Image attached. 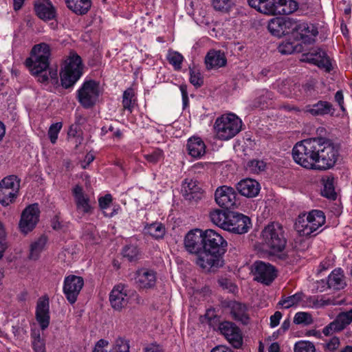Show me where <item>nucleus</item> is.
I'll return each instance as SVG.
<instances>
[{
    "label": "nucleus",
    "instance_id": "f257e3e1",
    "mask_svg": "<svg viewBox=\"0 0 352 352\" xmlns=\"http://www.w3.org/2000/svg\"><path fill=\"white\" fill-rule=\"evenodd\" d=\"M292 156L295 162L305 168L326 170L336 164L338 148L329 139L310 138L296 143Z\"/></svg>",
    "mask_w": 352,
    "mask_h": 352
},
{
    "label": "nucleus",
    "instance_id": "f03ea898",
    "mask_svg": "<svg viewBox=\"0 0 352 352\" xmlns=\"http://www.w3.org/2000/svg\"><path fill=\"white\" fill-rule=\"evenodd\" d=\"M326 221L324 213L320 210H312L298 215L295 229L301 236H310L321 228Z\"/></svg>",
    "mask_w": 352,
    "mask_h": 352
},
{
    "label": "nucleus",
    "instance_id": "7ed1b4c3",
    "mask_svg": "<svg viewBox=\"0 0 352 352\" xmlns=\"http://www.w3.org/2000/svg\"><path fill=\"white\" fill-rule=\"evenodd\" d=\"M241 126V120L234 113H228L216 120L214 129L218 139L228 140L240 132Z\"/></svg>",
    "mask_w": 352,
    "mask_h": 352
},
{
    "label": "nucleus",
    "instance_id": "20e7f679",
    "mask_svg": "<svg viewBox=\"0 0 352 352\" xmlns=\"http://www.w3.org/2000/svg\"><path fill=\"white\" fill-rule=\"evenodd\" d=\"M262 243L272 253L282 252L286 245L283 227L278 223H272L264 228L261 232Z\"/></svg>",
    "mask_w": 352,
    "mask_h": 352
},
{
    "label": "nucleus",
    "instance_id": "39448f33",
    "mask_svg": "<svg viewBox=\"0 0 352 352\" xmlns=\"http://www.w3.org/2000/svg\"><path fill=\"white\" fill-rule=\"evenodd\" d=\"M82 69L80 56L75 53H71L65 59L60 73L62 86L65 89L72 87L82 75Z\"/></svg>",
    "mask_w": 352,
    "mask_h": 352
},
{
    "label": "nucleus",
    "instance_id": "423d86ee",
    "mask_svg": "<svg viewBox=\"0 0 352 352\" xmlns=\"http://www.w3.org/2000/svg\"><path fill=\"white\" fill-rule=\"evenodd\" d=\"M100 95L99 83L90 80L85 81L78 89L76 98L83 108L90 109L96 104Z\"/></svg>",
    "mask_w": 352,
    "mask_h": 352
},
{
    "label": "nucleus",
    "instance_id": "0eeeda50",
    "mask_svg": "<svg viewBox=\"0 0 352 352\" xmlns=\"http://www.w3.org/2000/svg\"><path fill=\"white\" fill-rule=\"evenodd\" d=\"M20 188V180L15 175H10L0 182V203L9 206L16 199Z\"/></svg>",
    "mask_w": 352,
    "mask_h": 352
},
{
    "label": "nucleus",
    "instance_id": "6e6552de",
    "mask_svg": "<svg viewBox=\"0 0 352 352\" xmlns=\"http://www.w3.org/2000/svg\"><path fill=\"white\" fill-rule=\"evenodd\" d=\"M223 254L204 249L197 255L195 263L206 272H214L223 265Z\"/></svg>",
    "mask_w": 352,
    "mask_h": 352
},
{
    "label": "nucleus",
    "instance_id": "1a4fd4ad",
    "mask_svg": "<svg viewBox=\"0 0 352 352\" xmlns=\"http://www.w3.org/2000/svg\"><path fill=\"white\" fill-rule=\"evenodd\" d=\"M204 249L215 253L224 254L227 250L228 243L217 232L212 229L204 231Z\"/></svg>",
    "mask_w": 352,
    "mask_h": 352
},
{
    "label": "nucleus",
    "instance_id": "9d476101",
    "mask_svg": "<svg viewBox=\"0 0 352 352\" xmlns=\"http://www.w3.org/2000/svg\"><path fill=\"white\" fill-rule=\"evenodd\" d=\"M131 298L128 287L123 284L115 285L109 294V302L111 307L116 311H121L125 308Z\"/></svg>",
    "mask_w": 352,
    "mask_h": 352
},
{
    "label": "nucleus",
    "instance_id": "9b49d317",
    "mask_svg": "<svg viewBox=\"0 0 352 352\" xmlns=\"http://www.w3.org/2000/svg\"><path fill=\"white\" fill-rule=\"evenodd\" d=\"M253 274L254 280L264 285H270L277 276L276 268L268 263L261 261L254 264Z\"/></svg>",
    "mask_w": 352,
    "mask_h": 352
},
{
    "label": "nucleus",
    "instance_id": "f8f14e48",
    "mask_svg": "<svg viewBox=\"0 0 352 352\" xmlns=\"http://www.w3.org/2000/svg\"><path fill=\"white\" fill-rule=\"evenodd\" d=\"M250 219L240 213L230 212L225 230L242 234L248 232L251 227Z\"/></svg>",
    "mask_w": 352,
    "mask_h": 352
},
{
    "label": "nucleus",
    "instance_id": "ddd939ff",
    "mask_svg": "<svg viewBox=\"0 0 352 352\" xmlns=\"http://www.w3.org/2000/svg\"><path fill=\"white\" fill-rule=\"evenodd\" d=\"M83 285L84 280L80 276L69 275L65 278L63 291L70 304H74L76 302Z\"/></svg>",
    "mask_w": 352,
    "mask_h": 352
},
{
    "label": "nucleus",
    "instance_id": "4468645a",
    "mask_svg": "<svg viewBox=\"0 0 352 352\" xmlns=\"http://www.w3.org/2000/svg\"><path fill=\"white\" fill-rule=\"evenodd\" d=\"M214 199L220 207L226 209L234 208L238 204L235 190L228 186L218 187L214 192Z\"/></svg>",
    "mask_w": 352,
    "mask_h": 352
},
{
    "label": "nucleus",
    "instance_id": "2eb2a0df",
    "mask_svg": "<svg viewBox=\"0 0 352 352\" xmlns=\"http://www.w3.org/2000/svg\"><path fill=\"white\" fill-rule=\"evenodd\" d=\"M39 208L38 204H32L25 208L23 211L19 222V228L25 234L32 231L39 217Z\"/></svg>",
    "mask_w": 352,
    "mask_h": 352
},
{
    "label": "nucleus",
    "instance_id": "dca6fc26",
    "mask_svg": "<svg viewBox=\"0 0 352 352\" xmlns=\"http://www.w3.org/2000/svg\"><path fill=\"white\" fill-rule=\"evenodd\" d=\"M184 247L190 254H199L204 249V231L199 229L189 231L184 238Z\"/></svg>",
    "mask_w": 352,
    "mask_h": 352
},
{
    "label": "nucleus",
    "instance_id": "f3484780",
    "mask_svg": "<svg viewBox=\"0 0 352 352\" xmlns=\"http://www.w3.org/2000/svg\"><path fill=\"white\" fill-rule=\"evenodd\" d=\"M219 329L226 339L235 348H240L243 344L241 330L231 322H222Z\"/></svg>",
    "mask_w": 352,
    "mask_h": 352
},
{
    "label": "nucleus",
    "instance_id": "a211bd4d",
    "mask_svg": "<svg viewBox=\"0 0 352 352\" xmlns=\"http://www.w3.org/2000/svg\"><path fill=\"white\" fill-rule=\"evenodd\" d=\"M72 194L76 207V211L81 215L89 214L93 212V207L89 197L85 193L83 188L79 186H75L72 189Z\"/></svg>",
    "mask_w": 352,
    "mask_h": 352
},
{
    "label": "nucleus",
    "instance_id": "6ab92c4d",
    "mask_svg": "<svg viewBox=\"0 0 352 352\" xmlns=\"http://www.w3.org/2000/svg\"><path fill=\"white\" fill-rule=\"evenodd\" d=\"M129 344L122 338H118L111 344L107 340H99L95 344L93 352H129Z\"/></svg>",
    "mask_w": 352,
    "mask_h": 352
},
{
    "label": "nucleus",
    "instance_id": "aec40b11",
    "mask_svg": "<svg viewBox=\"0 0 352 352\" xmlns=\"http://www.w3.org/2000/svg\"><path fill=\"white\" fill-rule=\"evenodd\" d=\"M25 64L31 74L34 76L39 82L47 83L49 81L47 72L48 68L44 65V63L30 56L25 60Z\"/></svg>",
    "mask_w": 352,
    "mask_h": 352
},
{
    "label": "nucleus",
    "instance_id": "412c9836",
    "mask_svg": "<svg viewBox=\"0 0 352 352\" xmlns=\"http://www.w3.org/2000/svg\"><path fill=\"white\" fill-rule=\"evenodd\" d=\"M36 319L42 330L46 329L50 320L49 299L39 298L36 308Z\"/></svg>",
    "mask_w": 352,
    "mask_h": 352
},
{
    "label": "nucleus",
    "instance_id": "4be33fe9",
    "mask_svg": "<svg viewBox=\"0 0 352 352\" xmlns=\"http://www.w3.org/2000/svg\"><path fill=\"white\" fill-rule=\"evenodd\" d=\"M352 320L345 311H342L338 314L336 319L327 325L322 330L325 336H329L334 332L341 331L347 326L351 324Z\"/></svg>",
    "mask_w": 352,
    "mask_h": 352
},
{
    "label": "nucleus",
    "instance_id": "5701e85b",
    "mask_svg": "<svg viewBox=\"0 0 352 352\" xmlns=\"http://www.w3.org/2000/svg\"><path fill=\"white\" fill-rule=\"evenodd\" d=\"M182 192L185 199L197 201L202 197V191L197 181L186 179L182 184Z\"/></svg>",
    "mask_w": 352,
    "mask_h": 352
},
{
    "label": "nucleus",
    "instance_id": "b1692460",
    "mask_svg": "<svg viewBox=\"0 0 352 352\" xmlns=\"http://www.w3.org/2000/svg\"><path fill=\"white\" fill-rule=\"evenodd\" d=\"M304 111L313 116H324L329 114L333 115L335 109L331 102L319 100L314 104L306 105Z\"/></svg>",
    "mask_w": 352,
    "mask_h": 352
},
{
    "label": "nucleus",
    "instance_id": "393cba45",
    "mask_svg": "<svg viewBox=\"0 0 352 352\" xmlns=\"http://www.w3.org/2000/svg\"><path fill=\"white\" fill-rule=\"evenodd\" d=\"M305 56L307 62L324 68L327 71L331 70V63L324 51L320 49H314L307 54Z\"/></svg>",
    "mask_w": 352,
    "mask_h": 352
},
{
    "label": "nucleus",
    "instance_id": "a878e982",
    "mask_svg": "<svg viewBox=\"0 0 352 352\" xmlns=\"http://www.w3.org/2000/svg\"><path fill=\"white\" fill-rule=\"evenodd\" d=\"M239 192L247 197H254L258 195L260 191L259 183L253 179H244L241 180L236 185Z\"/></svg>",
    "mask_w": 352,
    "mask_h": 352
},
{
    "label": "nucleus",
    "instance_id": "bb28decb",
    "mask_svg": "<svg viewBox=\"0 0 352 352\" xmlns=\"http://www.w3.org/2000/svg\"><path fill=\"white\" fill-rule=\"evenodd\" d=\"M156 272L154 270L142 268L137 271L135 281L141 288H152L156 283Z\"/></svg>",
    "mask_w": 352,
    "mask_h": 352
},
{
    "label": "nucleus",
    "instance_id": "cd10ccee",
    "mask_svg": "<svg viewBox=\"0 0 352 352\" xmlns=\"http://www.w3.org/2000/svg\"><path fill=\"white\" fill-rule=\"evenodd\" d=\"M227 60L224 52L221 50H210L205 57L206 69H218L226 65Z\"/></svg>",
    "mask_w": 352,
    "mask_h": 352
},
{
    "label": "nucleus",
    "instance_id": "c85d7f7f",
    "mask_svg": "<svg viewBox=\"0 0 352 352\" xmlns=\"http://www.w3.org/2000/svg\"><path fill=\"white\" fill-rule=\"evenodd\" d=\"M34 9L37 16L44 21L56 17V10L50 0H38Z\"/></svg>",
    "mask_w": 352,
    "mask_h": 352
},
{
    "label": "nucleus",
    "instance_id": "c756f323",
    "mask_svg": "<svg viewBox=\"0 0 352 352\" xmlns=\"http://www.w3.org/2000/svg\"><path fill=\"white\" fill-rule=\"evenodd\" d=\"M51 56L50 46L45 43H41L34 45L32 48L30 56L32 58L36 59L49 69L50 58Z\"/></svg>",
    "mask_w": 352,
    "mask_h": 352
},
{
    "label": "nucleus",
    "instance_id": "7c9ffc66",
    "mask_svg": "<svg viewBox=\"0 0 352 352\" xmlns=\"http://www.w3.org/2000/svg\"><path fill=\"white\" fill-rule=\"evenodd\" d=\"M297 33L304 43H312L318 34L317 27L312 23H299Z\"/></svg>",
    "mask_w": 352,
    "mask_h": 352
},
{
    "label": "nucleus",
    "instance_id": "2f4dec72",
    "mask_svg": "<svg viewBox=\"0 0 352 352\" xmlns=\"http://www.w3.org/2000/svg\"><path fill=\"white\" fill-rule=\"evenodd\" d=\"M327 285L330 289L340 290L346 285L344 271L341 268L333 270L328 276Z\"/></svg>",
    "mask_w": 352,
    "mask_h": 352
},
{
    "label": "nucleus",
    "instance_id": "473e14b6",
    "mask_svg": "<svg viewBox=\"0 0 352 352\" xmlns=\"http://www.w3.org/2000/svg\"><path fill=\"white\" fill-rule=\"evenodd\" d=\"M206 144L198 137H192L188 139L187 150L188 154L194 158H200L206 153Z\"/></svg>",
    "mask_w": 352,
    "mask_h": 352
},
{
    "label": "nucleus",
    "instance_id": "72a5a7b5",
    "mask_svg": "<svg viewBox=\"0 0 352 352\" xmlns=\"http://www.w3.org/2000/svg\"><path fill=\"white\" fill-rule=\"evenodd\" d=\"M230 309L231 316L234 320L243 324H247L249 322L250 318L245 305L233 302L230 304Z\"/></svg>",
    "mask_w": 352,
    "mask_h": 352
},
{
    "label": "nucleus",
    "instance_id": "f704fd0d",
    "mask_svg": "<svg viewBox=\"0 0 352 352\" xmlns=\"http://www.w3.org/2000/svg\"><path fill=\"white\" fill-rule=\"evenodd\" d=\"M298 8V3L295 0H278L274 3V14L288 15L295 12Z\"/></svg>",
    "mask_w": 352,
    "mask_h": 352
},
{
    "label": "nucleus",
    "instance_id": "c9c22d12",
    "mask_svg": "<svg viewBox=\"0 0 352 352\" xmlns=\"http://www.w3.org/2000/svg\"><path fill=\"white\" fill-rule=\"evenodd\" d=\"M67 8L78 15H84L89 10L91 0H65Z\"/></svg>",
    "mask_w": 352,
    "mask_h": 352
},
{
    "label": "nucleus",
    "instance_id": "e433bc0d",
    "mask_svg": "<svg viewBox=\"0 0 352 352\" xmlns=\"http://www.w3.org/2000/svg\"><path fill=\"white\" fill-rule=\"evenodd\" d=\"M249 6L265 14H274V2L272 0H247Z\"/></svg>",
    "mask_w": 352,
    "mask_h": 352
},
{
    "label": "nucleus",
    "instance_id": "4c0bfd02",
    "mask_svg": "<svg viewBox=\"0 0 352 352\" xmlns=\"http://www.w3.org/2000/svg\"><path fill=\"white\" fill-rule=\"evenodd\" d=\"M273 98V94L267 90H259L256 94V98L252 102V106L253 108L264 109L267 107L270 102Z\"/></svg>",
    "mask_w": 352,
    "mask_h": 352
},
{
    "label": "nucleus",
    "instance_id": "58836bf2",
    "mask_svg": "<svg viewBox=\"0 0 352 352\" xmlns=\"http://www.w3.org/2000/svg\"><path fill=\"white\" fill-rule=\"evenodd\" d=\"M230 212L215 209L210 212L211 221L225 230Z\"/></svg>",
    "mask_w": 352,
    "mask_h": 352
},
{
    "label": "nucleus",
    "instance_id": "ea45409f",
    "mask_svg": "<svg viewBox=\"0 0 352 352\" xmlns=\"http://www.w3.org/2000/svg\"><path fill=\"white\" fill-rule=\"evenodd\" d=\"M144 230L146 234L151 235L156 239L163 238L166 232L164 226L160 222H155L146 225Z\"/></svg>",
    "mask_w": 352,
    "mask_h": 352
},
{
    "label": "nucleus",
    "instance_id": "a19ab883",
    "mask_svg": "<svg viewBox=\"0 0 352 352\" xmlns=\"http://www.w3.org/2000/svg\"><path fill=\"white\" fill-rule=\"evenodd\" d=\"M47 243V237L41 236L34 241L30 246V258L32 260L38 259L40 253L44 250Z\"/></svg>",
    "mask_w": 352,
    "mask_h": 352
},
{
    "label": "nucleus",
    "instance_id": "79ce46f5",
    "mask_svg": "<svg viewBox=\"0 0 352 352\" xmlns=\"http://www.w3.org/2000/svg\"><path fill=\"white\" fill-rule=\"evenodd\" d=\"M267 28L270 33L275 36L280 37L285 35L283 26V18L276 17L272 19L269 21Z\"/></svg>",
    "mask_w": 352,
    "mask_h": 352
},
{
    "label": "nucleus",
    "instance_id": "37998d69",
    "mask_svg": "<svg viewBox=\"0 0 352 352\" xmlns=\"http://www.w3.org/2000/svg\"><path fill=\"white\" fill-rule=\"evenodd\" d=\"M303 294L298 292L289 296H283L278 302V305L285 309H289L293 306L297 305L302 300Z\"/></svg>",
    "mask_w": 352,
    "mask_h": 352
},
{
    "label": "nucleus",
    "instance_id": "c03bdc74",
    "mask_svg": "<svg viewBox=\"0 0 352 352\" xmlns=\"http://www.w3.org/2000/svg\"><path fill=\"white\" fill-rule=\"evenodd\" d=\"M134 91L132 88L126 89L122 95V106L124 110H127L130 113L132 112L134 104H135V99H134Z\"/></svg>",
    "mask_w": 352,
    "mask_h": 352
},
{
    "label": "nucleus",
    "instance_id": "a18cd8bd",
    "mask_svg": "<svg viewBox=\"0 0 352 352\" xmlns=\"http://www.w3.org/2000/svg\"><path fill=\"white\" fill-rule=\"evenodd\" d=\"M32 344L34 352H45V343L41 337L38 331H32L31 333Z\"/></svg>",
    "mask_w": 352,
    "mask_h": 352
},
{
    "label": "nucleus",
    "instance_id": "49530a36",
    "mask_svg": "<svg viewBox=\"0 0 352 352\" xmlns=\"http://www.w3.org/2000/svg\"><path fill=\"white\" fill-rule=\"evenodd\" d=\"M82 240L87 244L91 245L98 241V232L93 226H87L84 228L82 235Z\"/></svg>",
    "mask_w": 352,
    "mask_h": 352
},
{
    "label": "nucleus",
    "instance_id": "de8ad7c7",
    "mask_svg": "<svg viewBox=\"0 0 352 352\" xmlns=\"http://www.w3.org/2000/svg\"><path fill=\"white\" fill-rule=\"evenodd\" d=\"M322 195L324 197L333 200H335L336 199L337 195L335 192L333 178L328 177L324 182V188L323 190H322Z\"/></svg>",
    "mask_w": 352,
    "mask_h": 352
},
{
    "label": "nucleus",
    "instance_id": "09e8293b",
    "mask_svg": "<svg viewBox=\"0 0 352 352\" xmlns=\"http://www.w3.org/2000/svg\"><path fill=\"white\" fill-rule=\"evenodd\" d=\"M167 59L175 70H179L182 68L184 56L180 53L175 51H169L167 54Z\"/></svg>",
    "mask_w": 352,
    "mask_h": 352
},
{
    "label": "nucleus",
    "instance_id": "8fccbe9b",
    "mask_svg": "<svg viewBox=\"0 0 352 352\" xmlns=\"http://www.w3.org/2000/svg\"><path fill=\"white\" fill-rule=\"evenodd\" d=\"M112 202V196L110 194H107L104 197H101L98 199V204L100 209L103 211L105 217H111L114 215V212L108 213L107 210L109 208Z\"/></svg>",
    "mask_w": 352,
    "mask_h": 352
},
{
    "label": "nucleus",
    "instance_id": "3c124183",
    "mask_svg": "<svg viewBox=\"0 0 352 352\" xmlns=\"http://www.w3.org/2000/svg\"><path fill=\"white\" fill-rule=\"evenodd\" d=\"M314 322L311 315L307 312H297L294 318V322L296 324L309 325Z\"/></svg>",
    "mask_w": 352,
    "mask_h": 352
},
{
    "label": "nucleus",
    "instance_id": "603ef678",
    "mask_svg": "<svg viewBox=\"0 0 352 352\" xmlns=\"http://www.w3.org/2000/svg\"><path fill=\"white\" fill-rule=\"evenodd\" d=\"M265 166L263 161L253 160L247 164L246 170L252 173H259L265 170Z\"/></svg>",
    "mask_w": 352,
    "mask_h": 352
},
{
    "label": "nucleus",
    "instance_id": "864d4df0",
    "mask_svg": "<svg viewBox=\"0 0 352 352\" xmlns=\"http://www.w3.org/2000/svg\"><path fill=\"white\" fill-rule=\"evenodd\" d=\"M338 302L335 298L325 296H316L315 309L321 308L329 305H336Z\"/></svg>",
    "mask_w": 352,
    "mask_h": 352
},
{
    "label": "nucleus",
    "instance_id": "5fc2aeb1",
    "mask_svg": "<svg viewBox=\"0 0 352 352\" xmlns=\"http://www.w3.org/2000/svg\"><path fill=\"white\" fill-rule=\"evenodd\" d=\"M144 159L149 163L156 164L164 157L163 151L155 148L151 153L144 155Z\"/></svg>",
    "mask_w": 352,
    "mask_h": 352
},
{
    "label": "nucleus",
    "instance_id": "6e6d98bb",
    "mask_svg": "<svg viewBox=\"0 0 352 352\" xmlns=\"http://www.w3.org/2000/svg\"><path fill=\"white\" fill-rule=\"evenodd\" d=\"M298 25L299 23L292 19L283 18V26L285 35L293 32H297Z\"/></svg>",
    "mask_w": 352,
    "mask_h": 352
},
{
    "label": "nucleus",
    "instance_id": "4d7b16f0",
    "mask_svg": "<svg viewBox=\"0 0 352 352\" xmlns=\"http://www.w3.org/2000/svg\"><path fill=\"white\" fill-rule=\"evenodd\" d=\"M123 256L127 258L129 261H135L139 255V250L135 245H126L122 250Z\"/></svg>",
    "mask_w": 352,
    "mask_h": 352
},
{
    "label": "nucleus",
    "instance_id": "13d9d810",
    "mask_svg": "<svg viewBox=\"0 0 352 352\" xmlns=\"http://www.w3.org/2000/svg\"><path fill=\"white\" fill-rule=\"evenodd\" d=\"M315 346L309 341H300L296 343L294 352H315Z\"/></svg>",
    "mask_w": 352,
    "mask_h": 352
},
{
    "label": "nucleus",
    "instance_id": "bf43d9fd",
    "mask_svg": "<svg viewBox=\"0 0 352 352\" xmlns=\"http://www.w3.org/2000/svg\"><path fill=\"white\" fill-rule=\"evenodd\" d=\"M63 124L62 122H56L54 124H52L49 130H48V136L50 140V142L52 144L56 143L58 133L62 129Z\"/></svg>",
    "mask_w": 352,
    "mask_h": 352
},
{
    "label": "nucleus",
    "instance_id": "052dcab7",
    "mask_svg": "<svg viewBox=\"0 0 352 352\" xmlns=\"http://www.w3.org/2000/svg\"><path fill=\"white\" fill-rule=\"evenodd\" d=\"M232 5V0H212L214 8L222 12H228Z\"/></svg>",
    "mask_w": 352,
    "mask_h": 352
},
{
    "label": "nucleus",
    "instance_id": "680f3d73",
    "mask_svg": "<svg viewBox=\"0 0 352 352\" xmlns=\"http://www.w3.org/2000/svg\"><path fill=\"white\" fill-rule=\"evenodd\" d=\"M278 51L281 54H291L295 51V47L292 42H283L278 45Z\"/></svg>",
    "mask_w": 352,
    "mask_h": 352
},
{
    "label": "nucleus",
    "instance_id": "e2e57ef3",
    "mask_svg": "<svg viewBox=\"0 0 352 352\" xmlns=\"http://www.w3.org/2000/svg\"><path fill=\"white\" fill-rule=\"evenodd\" d=\"M190 82L195 87H200L203 84V79L199 72L190 69Z\"/></svg>",
    "mask_w": 352,
    "mask_h": 352
},
{
    "label": "nucleus",
    "instance_id": "0e129e2a",
    "mask_svg": "<svg viewBox=\"0 0 352 352\" xmlns=\"http://www.w3.org/2000/svg\"><path fill=\"white\" fill-rule=\"evenodd\" d=\"M340 345V340L337 337H333L329 342L324 344V349L328 352H333L336 350Z\"/></svg>",
    "mask_w": 352,
    "mask_h": 352
},
{
    "label": "nucleus",
    "instance_id": "69168bd1",
    "mask_svg": "<svg viewBox=\"0 0 352 352\" xmlns=\"http://www.w3.org/2000/svg\"><path fill=\"white\" fill-rule=\"evenodd\" d=\"M335 102H336L342 111H345L344 95L342 90L338 91L334 96Z\"/></svg>",
    "mask_w": 352,
    "mask_h": 352
},
{
    "label": "nucleus",
    "instance_id": "338daca9",
    "mask_svg": "<svg viewBox=\"0 0 352 352\" xmlns=\"http://www.w3.org/2000/svg\"><path fill=\"white\" fill-rule=\"evenodd\" d=\"M142 352H164V350L160 344L151 343L144 347Z\"/></svg>",
    "mask_w": 352,
    "mask_h": 352
},
{
    "label": "nucleus",
    "instance_id": "774afa93",
    "mask_svg": "<svg viewBox=\"0 0 352 352\" xmlns=\"http://www.w3.org/2000/svg\"><path fill=\"white\" fill-rule=\"evenodd\" d=\"M282 318L281 312L277 311L270 317V327L274 328L277 327Z\"/></svg>",
    "mask_w": 352,
    "mask_h": 352
}]
</instances>
